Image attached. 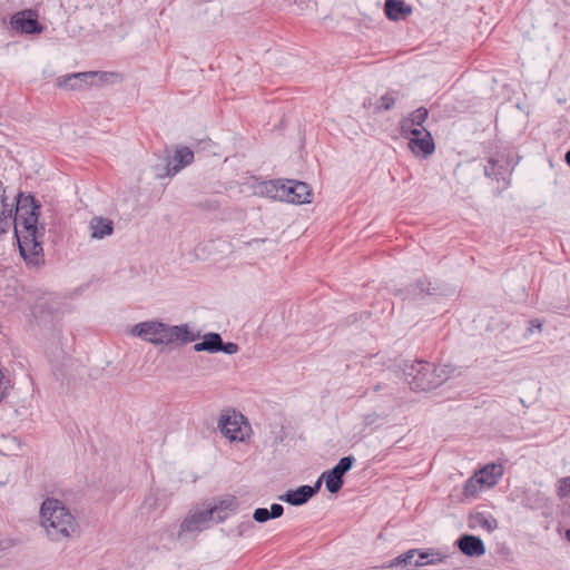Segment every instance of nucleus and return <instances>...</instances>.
Here are the masks:
<instances>
[{
  "instance_id": "7c9ffc66",
  "label": "nucleus",
  "mask_w": 570,
  "mask_h": 570,
  "mask_svg": "<svg viewBox=\"0 0 570 570\" xmlns=\"http://www.w3.org/2000/svg\"><path fill=\"white\" fill-rule=\"evenodd\" d=\"M566 161L570 166V150L566 154Z\"/></svg>"
},
{
  "instance_id": "1a4fd4ad",
  "label": "nucleus",
  "mask_w": 570,
  "mask_h": 570,
  "mask_svg": "<svg viewBox=\"0 0 570 570\" xmlns=\"http://www.w3.org/2000/svg\"><path fill=\"white\" fill-rule=\"evenodd\" d=\"M354 461L353 456H344L332 470L323 473L321 478H324L325 487L331 493H336L341 490L343 475L352 469Z\"/></svg>"
},
{
  "instance_id": "c85d7f7f",
  "label": "nucleus",
  "mask_w": 570,
  "mask_h": 570,
  "mask_svg": "<svg viewBox=\"0 0 570 570\" xmlns=\"http://www.w3.org/2000/svg\"><path fill=\"white\" fill-rule=\"evenodd\" d=\"M417 287H420V291H421L422 293H426V294H429V295H431V294L435 293V288H434V287H432V288H431V284H430V283L428 284V287H426V288H425V287H423V283L417 284Z\"/></svg>"
},
{
  "instance_id": "a211bd4d",
  "label": "nucleus",
  "mask_w": 570,
  "mask_h": 570,
  "mask_svg": "<svg viewBox=\"0 0 570 570\" xmlns=\"http://www.w3.org/2000/svg\"><path fill=\"white\" fill-rule=\"evenodd\" d=\"M89 228L91 230L92 238L101 239L112 234L114 224L110 219L94 217L89 223Z\"/></svg>"
},
{
  "instance_id": "2f4dec72",
  "label": "nucleus",
  "mask_w": 570,
  "mask_h": 570,
  "mask_svg": "<svg viewBox=\"0 0 570 570\" xmlns=\"http://www.w3.org/2000/svg\"><path fill=\"white\" fill-rule=\"evenodd\" d=\"M381 389H382L381 384H376V385L374 386V391H376V392H377V391H380Z\"/></svg>"
},
{
  "instance_id": "f3484780",
  "label": "nucleus",
  "mask_w": 570,
  "mask_h": 570,
  "mask_svg": "<svg viewBox=\"0 0 570 570\" xmlns=\"http://www.w3.org/2000/svg\"><path fill=\"white\" fill-rule=\"evenodd\" d=\"M385 13L389 19L397 21L405 19L412 13L411 6L405 4L403 0H386Z\"/></svg>"
},
{
  "instance_id": "9d476101",
  "label": "nucleus",
  "mask_w": 570,
  "mask_h": 570,
  "mask_svg": "<svg viewBox=\"0 0 570 570\" xmlns=\"http://www.w3.org/2000/svg\"><path fill=\"white\" fill-rule=\"evenodd\" d=\"M409 139V147L415 155L429 156L434 151V141L425 127L411 130V134L403 135Z\"/></svg>"
},
{
  "instance_id": "393cba45",
  "label": "nucleus",
  "mask_w": 570,
  "mask_h": 570,
  "mask_svg": "<svg viewBox=\"0 0 570 570\" xmlns=\"http://www.w3.org/2000/svg\"><path fill=\"white\" fill-rule=\"evenodd\" d=\"M570 493V476H566L558 482V495L563 498Z\"/></svg>"
},
{
  "instance_id": "6e6552de",
  "label": "nucleus",
  "mask_w": 570,
  "mask_h": 570,
  "mask_svg": "<svg viewBox=\"0 0 570 570\" xmlns=\"http://www.w3.org/2000/svg\"><path fill=\"white\" fill-rule=\"evenodd\" d=\"M501 475V465H487L465 482L463 487V495L465 498L474 497L482 489V487L494 485Z\"/></svg>"
},
{
  "instance_id": "4468645a",
  "label": "nucleus",
  "mask_w": 570,
  "mask_h": 570,
  "mask_svg": "<svg viewBox=\"0 0 570 570\" xmlns=\"http://www.w3.org/2000/svg\"><path fill=\"white\" fill-rule=\"evenodd\" d=\"M460 551L468 557H481L485 553L483 541L475 535L464 534L458 540Z\"/></svg>"
},
{
  "instance_id": "f03ea898",
  "label": "nucleus",
  "mask_w": 570,
  "mask_h": 570,
  "mask_svg": "<svg viewBox=\"0 0 570 570\" xmlns=\"http://www.w3.org/2000/svg\"><path fill=\"white\" fill-rule=\"evenodd\" d=\"M40 525L52 542L76 538L79 524L71 510L60 500L47 498L40 507Z\"/></svg>"
},
{
  "instance_id": "f8f14e48",
  "label": "nucleus",
  "mask_w": 570,
  "mask_h": 570,
  "mask_svg": "<svg viewBox=\"0 0 570 570\" xmlns=\"http://www.w3.org/2000/svg\"><path fill=\"white\" fill-rule=\"evenodd\" d=\"M321 485H322V478H320L313 487L302 485V487L297 488L296 490L288 491L281 499L292 505H302V504L306 503L314 494H316L318 492V490L321 489Z\"/></svg>"
},
{
  "instance_id": "7ed1b4c3",
  "label": "nucleus",
  "mask_w": 570,
  "mask_h": 570,
  "mask_svg": "<svg viewBox=\"0 0 570 570\" xmlns=\"http://www.w3.org/2000/svg\"><path fill=\"white\" fill-rule=\"evenodd\" d=\"M134 336L140 337L154 345L177 346L196 340L187 324L168 325L159 321H146L131 328Z\"/></svg>"
},
{
  "instance_id": "b1692460",
  "label": "nucleus",
  "mask_w": 570,
  "mask_h": 570,
  "mask_svg": "<svg viewBox=\"0 0 570 570\" xmlns=\"http://www.w3.org/2000/svg\"><path fill=\"white\" fill-rule=\"evenodd\" d=\"M395 100H396L395 97H393L392 95H390V94L384 95L376 101L375 109L379 111L390 110L395 105Z\"/></svg>"
},
{
  "instance_id": "6ab92c4d",
  "label": "nucleus",
  "mask_w": 570,
  "mask_h": 570,
  "mask_svg": "<svg viewBox=\"0 0 570 570\" xmlns=\"http://www.w3.org/2000/svg\"><path fill=\"white\" fill-rule=\"evenodd\" d=\"M222 337L217 333H208L204 335L203 341L194 345L196 352L206 351L209 353L219 352Z\"/></svg>"
},
{
  "instance_id": "2eb2a0df",
  "label": "nucleus",
  "mask_w": 570,
  "mask_h": 570,
  "mask_svg": "<svg viewBox=\"0 0 570 570\" xmlns=\"http://www.w3.org/2000/svg\"><path fill=\"white\" fill-rule=\"evenodd\" d=\"M429 111L424 107H420L413 112L410 114L407 118H404L401 121L400 128L402 135L411 134V130H417L423 127L424 121L426 120Z\"/></svg>"
},
{
  "instance_id": "412c9836",
  "label": "nucleus",
  "mask_w": 570,
  "mask_h": 570,
  "mask_svg": "<svg viewBox=\"0 0 570 570\" xmlns=\"http://www.w3.org/2000/svg\"><path fill=\"white\" fill-rule=\"evenodd\" d=\"M92 73L90 72H81V73H75L66 77L63 80H59L60 87H66L69 89H78L80 88V83L83 79L90 77Z\"/></svg>"
},
{
  "instance_id": "20e7f679",
  "label": "nucleus",
  "mask_w": 570,
  "mask_h": 570,
  "mask_svg": "<svg viewBox=\"0 0 570 570\" xmlns=\"http://www.w3.org/2000/svg\"><path fill=\"white\" fill-rule=\"evenodd\" d=\"M456 368L450 364L435 365L424 361L405 364L404 374L413 391H429L454 376Z\"/></svg>"
},
{
  "instance_id": "aec40b11",
  "label": "nucleus",
  "mask_w": 570,
  "mask_h": 570,
  "mask_svg": "<svg viewBox=\"0 0 570 570\" xmlns=\"http://www.w3.org/2000/svg\"><path fill=\"white\" fill-rule=\"evenodd\" d=\"M283 512H284V508L282 504L273 503L271 505V510H268L266 508H257L254 511L253 518L255 521L263 523V522L268 521L269 519H276V518L282 517Z\"/></svg>"
},
{
  "instance_id": "39448f33",
  "label": "nucleus",
  "mask_w": 570,
  "mask_h": 570,
  "mask_svg": "<svg viewBox=\"0 0 570 570\" xmlns=\"http://www.w3.org/2000/svg\"><path fill=\"white\" fill-rule=\"evenodd\" d=\"M259 193L268 198L292 204L311 203L312 189L303 181L269 180L259 186Z\"/></svg>"
},
{
  "instance_id": "5701e85b",
  "label": "nucleus",
  "mask_w": 570,
  "mask_h": 570,
  "mask_svg": "<svg viewBox=\"0 0 570 570\" xmlns=\"http://www.w3.org/2000/svg\"><path fill=\"white\" fill-rule=\"evenodd\" d=\"M470 528H483L488 531H492L494 529L493 521H490L487 517L481 513L471 515L469 521Z\"/></svg>"
},
{
  "instance_id": "dca6fc26",
  "label": "nucleus",
  "mask_w": 570,
  "mask_h": 570,
  "mask_svg": "<svg viewBox=\"0 0 570 570\" xmlns=\"http://www.w3.org/2000/svg\"><path fill=\"white\" fill-rule=\"evenodd\" d=\"M416 553H417L416 549L409 550L404 554H401V556L396 557L395 559H393L390 562L389 567L394 569V570H396L400 566H405V567L406 566H411V564H413L412 559L415 557ZM430 556H433V553H429V552L420 553V559L421 560H416L414 562V567H421V566L426 564V563H432L433 560L424 561Z\"/></svg>"
},
{
  "instance_id": "ddd939ff",
  "label": "nucleus",
  "mask_w": 570,
  "mask_h": 570,
  "mask_svg": "<svg viewBox=\"0 0 570 570\" xmlns=\"http://www.w3.org/2000/svg\"><path fill=\"white\" fill-rule=\"evenodd\" d=\"M194 153L188 147H179L167 163V175H176L180 169L191 164Z\"/></svg>"
},
{
  "instance_id": "c756f323",
  "label": "nucleus",
  "mask_w": 570,
  "mask_h": 570,
  "mask_svg": "<svg viewBox=\"0 0 570 570\" xmlns=\"http://www.w3.org/2000/svg\"><path fill=\"white\" fill-rule=\"evenodd\" d=\"M489 164H490L491 166H494V165H495V163H494L493 160H490V161H489ZM492 168H493V167H491V168H490L489 166H485V167H484V174H485V176H488V177H491V176H492V171H491V170H492Z\"/></svg>"
},
{
  "instance_id": "423d86ee",
  "label": "nucleus",
  "mask_w": 570,
  "mask_h": 570,
  "mask_svg": "<svg viewBox=\"0 0 570 570\" xmlns=\"http://www.w3.org/2000/svg\"><path fill=\"white\" fill-rule=\"evenodd\" d=\"M235 507V499L229 498L205 510L190 511L180 524L179 535L185 532H200L207 529L213 520H216V522L224 521L227 518V511L234 510Z\"/></svg>"
},
{
  "instance_id": "72a5a7b5",
  "label": "nucleus",
  "mask_w": 570,
  "mask_h": 570,
  "mask_svg": "<svg viewBox=\"0 0 570 570\" xmlns=\"http://www.w3.org/2000/svg\"><path fill=\"white\" fill-rule=\"evenodd\" d=\"M493 473H491V471H489L487 474H485V478L487 476H492Z\"/></svg>"
},
{
  "instance_id": "f257e3e1",
  "label": "nucleus",
  "mask_w": 570,
  "mask_h": 570,
  "mask_svg": "<svg viewBox=\"0 0 570 570\" xmlns=\"http://www.w3.org/2000/svg\"><path fill=\"white\" fill-rule=\"evenodd\" d=\"M40 204L31 195L20 193L17 198L14 230L19 250L27 265L39 267L45 263L40 238L43 226H38Z\"/></svg>"
},
{
  "instance_id": "9b49d317",
  "label": "nucleus",
  "mask_w": 570,
  "mask_h": 570,
  "mask_svg": "<svg viewBox=\"0 0 570 570\" xmlns=\"http://www.w3.org/2000/svg\"><path fill=\"white\" fill-rule=\"evenodd\" d=\"M11 27L21 33H40L42 27L37 20V13L32 10H24L14 13L10 20Z\"/></svg>"
},
{
  "instance_id": "4be33fe9",
  "label": "nucleus",
  "mask_w": 570,
  "mask_h": 570,
  "mask_svg": "<svg viewBox=\"0 0 570 570\" xmlns=\"http://www.w3.org/2000/svg\"><path fill=\"white\" fill-rule=\"evenodd\" d=\"M12 218V207L7 204V198L4 195L1 196V207H0V229L4 232L9 225L10 219Z\"/></svg>"
},
{
  "instance_id": "0eeeda50",
  "label": "nucleus",
  "mask_w": 570,
  "mask_h": 570,
  "mask_svg": "<svg viewBox=\"0 0 570 570\" xmlns=\"http://www.w3.org/2000/svg\"><path fill=\"white\" fill-rule=\"evenodd\" d=\"M218 429L230 442H243L250 433V426L245 416L236 411L223 413L218 420Z\"/></svg>"
},
{
  "instance_id": "bb28decb",
  "label": "nucleus",
  "mask_w": 570,
  "mask_h": 570,
  "mask_svg": "<svg viewBox=\"0 0 570 570\" xmlns=\"http://www.w3.org/2000/svg\"><path fill=\"white\" fill-rule=\"evenodd\" d=\"M379 420V415L375 412L365 414L363 416V422L365 425H372Z\"/></svg>"
},
{
  "instance_id": "a878e982",
  "label": "nucleus",
  "mask_w": 570,
  "mask_h": 570,
  "mask_svg": "<svg viewBox=\"0 0 570 570\" xmlns=\"http://www.w3.org/2000/svg\"><path fill=\"white\" fill-rule=\"evenodd\" d=\"M220 347L222 348H219V352H224V353L229 354V355L235 354V353L238 352V345L235 344V343H223L222 342L220 343Z\"/></svg>"
},
{
  "instance_id": "cd10ccee",
  "label": "nucleus",
  "mask_w": 570,
  "mask_h": 570,
  "mask_svg": "<svg viewBox=\"0 0 570 570\" xmlns=\"http://www.w3.org/2000/svg\"><path fill=\"white\" fill-rule=\"evenodd\" d=\"M542 324L539 320H531L529 323V327L527 328V332L529 334H532L534 330L541 331Z\"/></svg>"
},
{
  "instance_id": "473e14b6",
  "label": "nucleus",
  "mask_w": 570,
  "mask_h": 570,
  "mask_svg": "<svg viewBox=\"0 0 570 570\" xmlns=\"http://www.w3.org/2000/svg\"><path fill=\"white\" fill-rule=\"evenodd\" d=\"M566 537L570 541V529L566 532Z\"/></svg>"
}]
</instances>
